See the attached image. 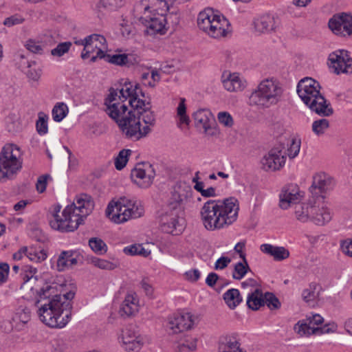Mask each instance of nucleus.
<instances>
[{
    "label": "nucleus",
    "instance_id": "obj_48",
    "mask_svg": "<svg viewBox=\"0 0 352 352\" xmlns=\"http://www.w3.org/2000/svg\"><path fill=\"white\" fill-rule=\"evenodd\" d=\"M197 349V339L188 338L184 342L178 345L177 351L178 352L192 351Z\"/></svg>",
    "mask_w": 352,
    "mask_h": 352
},
{
    "label": "nucleus",
    "instance_id": "obj_6",
    "mask_svg": "<svg viewBox=\"0 0 352 352\" xmlns=\"http://www.w3.org/2000/svg\"><path fill=\"white\" fill-rule=\"evenodd\" d=\"M94 201L92 197L87 193H80L75 197L74 202L68 205L65 208L66 215L72 217L69 220L72 221L70 225L61 227L65 230H76L80 225L84 223L86 217L90 214L94 208Z\"/></svg>",
    "mask_w": 352,
    "mask_h": 352
},
{
    "label": "nucleus",
    "instance_id": "obj_38",
    "mask_svg": "<svg viewBox=\"0 0 352 352\" xmlns=\"http://www.w3.org/2000/svg\"><path fill=\"white\" fill-rule=\"evenodd\" d=\"M68 113V107L63 102L57 103L52 109V118L56 122L62 121Z\"/></svg>",
    "mask_w": 352,
    "mask_h": 352
},
{
    "label": "nucleus",
    "instance_id": "obj_20",
    "mask_svg": "<svg viewBox=\"0 0 352 352\" xmlns=\"http://www.w3.org/2000/svg\"><path fill=\"white\" fill-rule=\"evenodd\" d=\"M334 185V180L331 176L321 173L314 177L313 184L309 189L312 194L324 199V196L322 194L333 190Z\"/></svg>",
    "mask_w": 352,
    "mask_h": 352
},
{
    "label": "nucleus",
    "instance_id": "obj_40",
    "mask_svg": "<svg viewBox=\"0 0 352 352\" xmlns=\"http://www.w3.org/2000/svg\"><path fill=\"white\" fill-rule=\"evenodd\" d=\"M329 127V121L322 118L315 120L312 124V131L318 136L323 135Z\"/></svg>",
    "mask_w": 352,
    "mask_h": 352
},
{
    "label": "nucleus",
    "instance_id": "obj_53",
    "mask_svg": "<svg viewBox=\"0 0 352 352\" xmlns=\"http://www.w3.org/2000/svg\"><path fill=\"white\" fill-rule=\"evenodd\" d=\"M26 49L34 54H42L43 53V47L39 42L32 39H29L25 45Z\"/></svg>",
    "mask_w": 352,
    "mask_h": 352
},
{
    "label": "nucleus",
    "instance_id": "obj_15",
    "mask_svg": "<svg viewBox=\"0 0 352 352\" xmlns=\"http://www.w3.org/2000/svg\"><path fill=\"white\" fill-rule=\"evenodd\" d=\"M329 60L336 74H352V58L349 56L347 50H338L331 53Z\"/></svg>",
    "mask_w": 352,
    "mask_h": 352
},
{
    "label": "nucleus",
    "instance_id": "obj_4",
    "mask_svg": "<svg viewBox=\"0 0 352 352\" xmlns=\"http://www.w3.org/2000/svg\"><path fill=\"white\" fill-rule=\"evenodd\" d=\"M237 200L230 197L224 200H209L201 209V218L204 227L214 230L228 226L236 220L239 206Z\"/></svg>",
    "mask_w": 352,
    "mask_h": 352
},
{
    "label": "nucleus",
    "instance_id": "obj_59",
    "mask_svg": "<svg viewBox=\"0 0 352 352\" xmlns=\"http://www.w3.org/2000/svg\"><path fill=\"white\" fill-rule=\"evenodd\" d=\"M24 21V19L19 15H12L4 20L3 24L8 27L21 24Z\"/></svg>",
    "mask_w": 352,
    "mask_h": 352
},
{
    "label": "nucleus",
    "instance_id": "obj_11",
    "mask_svg": "<svg viewBox=\"0 0 352 352\" xmlns=\"http://www.w3.org/2000/svg\"><path fill=\"white\" fill-rule=\"evenodd\" d=\"M324 321L323 318L319 314H314L311 316L307 317L305 320L299 321L294 326L295 331L300 336H310L311 334H323L334 332L336 329V325L327 324L321 327H315V325L321 324Z\"/></svg>",
    "mask_w": 352,
    "mask_h": 352
},
{
    "label": "nucleus",
    "instance_id": "obj_22",
    "mask_svg": "<svg viewBox=\"0 0 352 352\" xmlns=\"http://www.w3.org/2000/svg\"><path fill=\"white\" fill-rule=\"evenodd\" d=\"M192 117L197 128H202L206 133L210 134V130L212 129L215 120L210 111L204 109H199L193 113Z\"/></svg>",
    "mask_w": 352,
    "mask_h": 352
},
{
    "label": "nucleus",
    "instance_id": "obj_50",
    "mask_svg": "<svg viewBox=\"0 0 352 352\" xmlns=\"http://www.w3.org/2000/svg\"><path fill=\"white\" fill-rule=\"evenodd\" d=\"M317 284L315 283H311L309 284V287L305 289L302 293V297L303 300L308 302L310 301L314 300L316 297V289Z\"/></svg>",
    "mask_w": 352,
    "mask_h": 352
},
{
    "label": "nucleus",
    "instance_id": "obj_57",
    "mask_svg": "<svg viewBox=\"0 0 352 352\" xmlns=\"http://www.w3.org/2000/svg\"><path fill=\"white\" fill-rule=\"evenodd\" d=\"M218 120L221 124L227 127H231L234 124L231 115L226 111H221L218 113Z\"/></svg>",
    "mask_w": 352,
    "mask_h": 352
},
{
    "label": "nucleus",
    "instance_id": "obj_5",
    "mask_svg": "<svg viewBox=\"0 0 352 352\" xmlns=\"http://www.w3.org/2000/svg\"><path fill=\"white\" fill-rule=\"evenodd\" d=\"M319 82L311 78H305L297 85V93L309 109L321 116H329L333 110L320 94Z\"/></svg>",
    "mask_w": 352,
    "mask_h": 352
},
{
    "label": "nucleus",
    "instance_id": "obj_42",
    "mask_svg": "<svg viewBox=\"0 0 352 352\" xmlns=\"http://www.w3.org/2000/svg\"><path fill=\"white\" fill-rule=\"evenodd\" d=\"M48 116L43 112L38 113V119L36 123L37 132L39 135H45L48 131L47 126Z\"/></svg>",
    "mask_w": 352,
    "mask_h": 352
},
{
    "label": "nucleus",
    "instance_id": "obj_10",
    "mask_svg": "<svg viewBox=\"0 0 352 352\" xmlns=\"http://www.w3.org/2000/svg\"><path fill=\"white\" fill-rule=\"evenodd\" d=\"M197 25L200 30L212 38H220L226 34L225 26L228 25L227 19L212 8H207L200 12L197 17Z\"/></svg>",
    "mask_w": 352,
    "mask_h": 352
},
{
    "label": "nucleus",
    "instance_id": "obj_30",
    "mask_svg": "<svg viewBox=\"0 0 352 352\" xmlns=\"http://www.w3.org/2000/svg\"><path fill=\"white\" fill-rule=\"evenodd\" d=\"M16 60L19 59L21 60V63L23 64L24 65H27L28 67V70L26 72V75L28 78L30 79L38 81L41 76V69L39 68H32V65H36V63L33 61L32 63H29L28 60L26 59L25 56L22 53H17L15 56Z\"/></svg>",
    "mask_w": 352,
    "mask_h": 352
},
{
    "label": "nucleus",
    "instance_id": "obj_16",
    "mask_svg": "<svg viewBox=\"0 0 352 352\" xmlns=\"http://www.w3.org/2000/svg\"><path fill=\"white\" fill-rule=\"evenodd\" d=\"M286 161L285 153L283 148L277 146L272 148L261 160V167L266 171H275L282 168Z\"/></svg>",
    "mask_w": 352,
    "mask_h": 352
},
{
    "label": "nucleus",
    "instance_id": "obj_54",
    "mask_svg": "<svg viewBox=\"0 0 352 352\" xmlns=\"http://www.w3.org/2000/svg\"><path fill=\"white\" fill-rule=\"evenodd\" d=\"M92 263L94 265L100 269L102 270H111L116 268V265L114 263L109 262L107 260L98 258H94L92 259Z\"/></svg>",
    "mask_w": 352,
    "mask_h": 352
},
{
    "label": "nucleus",
    "instance_id": "obj_46",
    "mask_svg": "<svg viewBox=\"0 0 352 352\" xmlns=\"http://www.w3.org/2000/svg\"><path fill=\"white\" fill-rule=\"evenodd\" d=\"M265 305L271 310L278 309L280 307V302L278 298L271 292H266L264 296Z\"/></svg>",
    "mask_w": 352,
    "mask_h": 352
},
{
    "label": "nucleus",
    "instance_id": "obj_36",
    "mask_svg": "<svg viewBox=\"0 0 352 352\" xmlns=\"http://www.w3.org/2000/svg\"><path fill=\"white\" fill-rule=\"evenodd\" d=\"M240 346L241 344L237 340L230 338L226 343L219 345V352H245Z\"/></svg>",
    "mask_w": 352,
    "mask_h": 352
},
{
    "label": "nucleus",
    "instance_id": "obj_8",
    "mask_svg": "<svg viewBox=\"0 0 352 352\" xmlns=\"http://www.w3.org/2000/svg\"><path fill=\"white\" fill-rule=\"evenodd\" d=\"M107 215L116 223H124L131 219H137L144 214V207L140 201L122 199L115 204H109Z\"/></svg>",
    "mask_w": 352,
    "mask_h": 352
},
{
    "label": "nucleus",
    "instance_id": "obj_23",
    "mask_svg": "<svg viewBox=\"0 0 352 352\" xmlns=\"http://www.w3.org/2000/svg\"><path fill=\"white\" fill-rule=\"evenodd\" d=\"M61 206L56 205L54 207L52 212V219L50 220V225L51 228L55 230H58L61 232H70L74 230H65L61 227H65L72 223V221L69 220V217H72V214L69 216L66 215L65 213V209L62 212V216L59 215Z\"/></svg>",
    "mask_w": 352,
    "mask_h": 352
},
{
    "label": "nucleus",
    "instance_id": "obj_27",
    "mask_svg": "<svg viewBox=\"0 0 352 352\" xmlns=\"http://www.w3.org/2000/svg\"><path fill=\"white\" fill-rule=\"evenodd\" d=\"M138 311V301L135 294H127L121 305L119 313L122 316L129 317Z\"/></svg>",
    "mask_w": 352,
    "mask_h": 352
},
{
    "label": "nucleus",
    "instance_id": "obj_24",
    "mask_svg": "<svg viewBox=\"0 0 352 352\" xmlns=\"http://www.w3.org/2000/svg\"><path fill=\"white\" fill-rule=\"evenodd\" d=\"M311 221L318 226H323L332 218L330 210L324 206L312 205L311 207Z\"/></svg>",
    "mask_w": 352,
    "mask_h": 352
},
{
    "label": "nucleus",
    "instance_id": "obj_25",
    "mask_svg": "<svg viewBox=\"0 0 352 352\" xmlns=\"http://www.w3.org/2000/svg\"><path fill=\"white\" fill-rule=\"evenodd\" d=\"M255 30L261 33L273 31L276 28L275 18L270 14H263L254 21Z\"/></svg>",
    "mask_w": 352,
    "mask_h": 352
},
{
    "label": "nucleus",
    "instance_id": "obj_9",
    "mask_svg": "<svg viewBox=\"0 0 352 352\" xmlns=\"http://www.w3.org/2000/svg\"><path fill=\"white\" fill-rule=\"evenodd\" d=\"M19 148L13 144H7L0 152V182L13 178L22 168Z\"/></svg>",
    "mask_w": 352,
    "mask_h": 352
},
{
    "label": "nucleus",
    "instance_id": "obj_13",
    "mask_svg": "<svg viewBox=\"0 0 352 352\" xmlns=\"http://www.w3.org/2000/svg\"><path fill=\"white\" fill-rule=\"evenodd\" d=\"M155 175L153 165L144 162L138 163L131 170V178L138 186L148 188L152 184Z\"/></svg>",
    "mask_w": 352,
    "mask_h": 352
},
{
    "label": "nucleus",
    "instance_id": "obj_12",
    "mask_svg": "<svg viewBox=\"0 0 352 352\" xmlns=\"http://www.w3.org/2000/svg\"><path fill=\"white\" fill-rule=\"evenodd\" d=\"M140 21L146 28L145 32L147 34L155 35L160 34L161 35L166 33V16L165 14L157 13L138 14Z\"/></svg>",
    "mask_w": 352,
    "mask_h": 352
},
{
    "label": "nucleus",
    "instance_id": "obj_33",
    "mask_svg": "<svg viewBox=\"0 0 352 352\" xmlns=\"http://www.w3.org/2000/svg\"><path fill=\"white\" fill-rule=\"evenodd\" d=\"M133 87L131 85V82H125L122 88L119 90L120 95L117 94L116 96V100L114 101V102H119L125 104L124 102L129 99V100L133 97ZM116 91V94H118L117 90L111 88L110 89V92L111 91ZM111 93H109V95H110ZM109 96H108L109 97Z\"/></svg>",
    "mask_w": 352,
    "mask_h": 352
},
{
    "label": "nucleus",
    "instance_id": "obj_28",
    "mask_svg": "<svg viewBox=\"0 0 352 352\" xmlns=\"http://www.w3.org/2000/svg\"><path fill=\"white\" fill-rule=\"evenodd\" d=\"M74 252L69 251H63L57 260V269L59 272H62L72 267V266L77 264L78 261L76 258H74Z\"/></svg>",
    "mask_w": 352,
    "mask_h": 352
},
{
    "label": "nucleus",
    "instance_id": "obj_61",
    "mask_svg": "<svg viewBox=\"0 0 352 352\" xmlns=\"http://www.w3.org/2000/svg\"><path fill=\"white\" fill-rule=\"evenodd\" d=\"M96 50V48L94 47V45L87 42V43L85 45L80 56L82 59H86L89 58L90 55L93 54Z\"/></svg>",
    "mask_w": 352,
    "mask_h": 352
},
{
    "label": "nucleus",
    "instance_id": "obj_60",
    "mask_svg": "<svg viewBox=\"0 0 352 352\" xmlns=\"http://www.w3.org/2000/svg\"><path fill=\"white\" fill-rule=\"evenodd\" d=\"M10 266L7 263L0 264V285L7 281Z\"/></svg>",
    "mask_w": 352,
    "mask_h": 352
},
{
    "label": "nucleus",
    "instance_id": "obj_44",
    "mask_svg": "<svg viewBox=\"0 0 352 352\" xmlns=\"http://www.w3.org/2000/svg\"><path fill=\"white\" fill-rule=\"evenodd\" d=\"M133 97L131 98L128 101V104L131 107V108L136 107L135 104H138V106H142L140 103H138V101H144L143 99L140 98V97L144 98L145 94L144 92L141 89L139 84H135L133 88Z\"/></svg>",
    "mask_w": 352,
    "mask_h": 352
},
{
    "label": "nucleus",
    "instance_id": "obj_64",
    "mask_svg": "<svg viewBox=\"0 0 352 352\" xmlns=\"http://www.w3.org/2000/svg\"><path fill=\"white\" fill-rule=\"evenodd\" d=\"M49 175H41L38 178L36 182V189L39 192H43L47 186V178L49 177Z\"/></svg>",
    "mask_w": 352,
    "mask_h": 352
},
{
    "label": "nucleus",
    "instance_id": "obj_52",
    "mask_svg": "<svg viewBox=\"0 0 352 352\" xmlns=\"http://www.w3.org/2000/svg\"><path fill=\"white\" fill-rule=\"evenodd\" d=\"M300 140L292 138L287 148V155L289 158L293 159L296 157L300 151Z\"/></svg>",
    "mask_w": 352,
    "mask_h": 352
},
{
    "label": "nucleus",
    "instance_id": "obj_32",
    "mask_svg": "<svg viewBox=\"0 0 352 352\" xmlns=\"http://www.w3.org/2000/svg\"><path fill=\"white\" fill-rule=\"evenodd\" d=\"M223 298L231 309H234L243 300L239 290L234 288L230 289L224 293Z\"/></svg>",
    "mask_w": 352,
    "mask_h": 352
},
{
    "label": "nucleus",
    "instance_id": "obj_62",
    "mask_svg": "<svg viewBox=\"0 0 352 352\" xmlns=\"http://www.w3.org/2000/svg\"><path fill=\"white\" fill-rule=\"evenodd\" d=\"M231 262V258L228 256H221L216 261L214 264V269L216 270H223L225 269L228 264Z\"/></svg>",
    "mask_w": 352,
    "mask_h": 352
},
{
    "label": "nucleus",
    "instance_id": "obj_43",
    "mask_svg": "<svg viewBox=\"0 0 352 352\" xmlns=\"http://www.w3.org/2000/svg\"><path fill=\"white\" fill-rule=\"evenodd\" d=\"M131 153L130 149H122L119 152L115 160V166L117 170H122L128 162V157Z\"/></svg>",
    "mask_w": 352,
    "mask_h": 352
},
{
    "label": "nucleus",
    "instance_id": "obj_18",
    "mask_svg": "<svg viewBox=\"0 0 352 352\" xmlns=\"http://www.w3.org/2000/svg\"><path fill=\"white\" fill-rule=\"evenodd\" d=\"M303 192H301L296 184H289L284 186L280 194L279 206L282 209L286 210L292 204L299 203L303 197Z\"/></svg>",
    "mask_w": 352,
    "mask_h": 352
},
{
    "label": "nucleus",
    "instance_id": "obj_55",
    "mask_svg": "<svg viewBox=\"0 0 352 352\" xmlns=\"http://www.w3.org/2000/svg\"><path fill=\"white\" fill-rule=\"evenodd\" d=\"M87 41L94 45V47L106 45V38L100 34H91L87 36Z\"/></svg>",
    "mask_w": 352,
    "mask_h": 352
},
{
    "label": "nucleus",
    "instance_id": "obj_45",
    "mask_svg": "<svg viewBox=\"0 0 352 352\" xmlns=\"http://www.w3.org/2000/svg\"><path fill=\"white\" fill-rule=\"evenodd\" d=\"M27 256L30 260L38 263L47 258V254L44 250H36L34 248L28 249Z\"/></svg>",
    "mask_w": 352,
    "mask_h": 352
},
{
    "label": "nucleus",
    "instance_id": "obj_29",
    "mask_svg": "<svg viewBox=\"0 0 352 352\" xmlns=\"http://www.w3.org/2000/svg\"><path fill=\"white\" fill-rule=\"evenodd\" d=\"M222 82L224 88L229 91H242L245 88V83L236 74H230L222 80Z\"/></svg>",
    "mask_w": 352,
    "mask_h": 352
},
{
    "label": "nucleus",
    "instance_id": "obj_49",
    "mask_svg": "<svg viewBox=\"0 0 352 352\" xmlns=\"http://www.w3.org/2000/svg\"><path fill=\"white\" fill-rule=\"evenodd\" d=\"M72 46L71 42L60 43L57 46L51 50V54L54 56L60 57L68 52Z\"/></svg>",
    "mask_w": 352,
    "mask_h": 352
},
{
    "label": "nucleus",
    "instance_id": "obj_58",
    "mask_svg": "<svg viewBox=\"0 0 352 352\" xmlns=\"http://www.w3.org/2000/svg\"><path fill=\"white\" fill-rule=\"evenodd\" d=\"M126 56V65L125 67H131L138 65L141 61V58L134 53L125 54Z\"/></svg>",
    "mask_w": 352,
    "mask_h": 352
},
{
    "label": "nucleus",
    "instance_id": "obj_47",
    "mask_svg": "<svg viewBox=\"0 0 352 352\" xmlns=\"http://www.w3.org/2000/svg\"><path fill=\"white\" fill-rule=\"evenodd\" d=\"M165 16L166 31L170 28L174 30L179 25L180 16L177 12H171L168 14H165Z\"/></svg>",
    "mask_w": 352,
    "mask_h": 352
},
{
    "label": "nucleus",
    "instance_id": "obj_7",
    "mask_svg": "<svg viewBox=\"0 0 352 352\" xmlns=\"http://www.w3.org/2000/svg\"><path fill=\"white\" fill-rule=\"evenodd\" d=\"M283 89L276 80H262L250 96V103L268 108L278 103L281 98Z\"/></svg>",
    "mask_w": 352,
    "mask_h": 352
},
{
    "label": "nucleus",
    "instance_id": "obj_56",
    "mask_svg": "<svg viewBox=\"0 0 352 352\" xmlns=\"http://www.w3.org/2000/svg\"><path fill=\"white\" fill-rule=\"evenodd\" d=\"M126 58L125 54H116L112 55L111 54L109 59H108V63L117 66L125 67Z\"/></svg>",
    "mask_w": 352,
    "mask_h": 352
},
{
    "label": "nucleus",
    "instance_id": "obj_21",
    "mask_svg": "<svg viewBox=\"0 0 352 352\" xmlns=\"http://www.w3.org/2000/svg\"><path fill=\"white\" fill-rule=\"evenodd\" d=\"M192 316L190 313L177 314L168 320V327L173 333H178L188 330L193 325Z\"/></svg>",
    "mask_w": 352,
    "mask_h": 352
},
{
    "label": "nucleus",
    "instance_id": "obj_26",
    "mask_svg": "<svg viewBox=\"0 0 352 352\" xmlns=\"http://www.w3.org/2000/svg\"><path fill=\"white\" fill-rule=\"evenodd\" d=\"M261 250L272 256L276 261H282L289 256V252L284 247L274 246L271 244H263L261 246Z\"/></svg>",
    "mask_w": 352,
    "mask_h": 352
},
{
    "label": "nucleus",
    "instance_id": "obj_3",
    "mask_svg": "<svg viewBox=\"0 0 352 352\" xmlns=\"http://www.w3.org/2000/svg\"><path fill=\"white\" fill-rule=\"evenodd\" d=\"M192 192L190 187L185 184L174 187L166 210L160 216V228L162 232L175 235L182 232L185 205Z\"/></svg>",
    "mask_w": 352,
    "mask_h": 352
},
{
    "label": "nucleus",
    "instance_id": "obj_51",
    "mask_svg": "<svg viewBox=\"0 0 352 352\" xmlns=\"http://www.w3.org/2000/svg\"><path fill=\"white\" fill-rule=\"evenodd\" d=\"M30 310L28 308H25L16 314L12 320L13 322H21V325L25 326L30 320Z\"/></svg>",
    "mask_w": 352,
    "mask_h": 352
},
{
    "label": "nucleus",
    "instance_id": "obj_2",
    "mask_svg": "<svg viewBox=\"0 0 352 352\" xmlns=\"http://www.w3.org/2000/svg\"><path fill=\"white\" fill-rule=\"evenodd\" d=\"M63 285L52 283L43 287L38 292L40 304L38 314L40 320L52 328H63L72 317V303L75 291L63 293Z\"/></svg>",
    "mask_w": 352,
    "mask_h": 352
},
{
    "label": "nucleus",
    "instance_id": "obj_19",
    "mask_svg": "<svg viewBox=\"0 0 352 352\" xmlns=\"http://www.w3.org/2000/svg\"><path fill=\"white\" fill-rule=\"evenodd\" d=\"M121 336L123 345L126 351L135 352L141 349L143 344L142 339L135 326H127L122 330Z\"/></svg>",
    "mask_w": 352,
    "mask_h": 352
},
{
    "label": "nucleus",
    "instance_id": "obj_17",
    "mask_svg": "<svg viewBox=\"0 0 352 352\" xmlns=\"http://www.w3.org/2000/svg\"><path fill=\"white\" fill-rule=\"evenodd\" d=\"M169 0H141L135 5L138 14L157 13L165 14L169 10Z\"/></svg>",
    "mask_w": 352,
    "mask_h": 352
},
{
    "label": "nucleus",
    "instance_id": "obj_34",
    "mask_svg": "<svg viewBox=\"0 0 352 352\" xmlns=\"http://www.w3.org/2000/svg\"><path fill=\"white\" fill-rule=\"evenodd\" d=\"M185 102V98H180L179 105L177 108V116L179 118V121L177 123V126L180 129H182V124L188 126L190 122V118L186 114V105Z\"/></svg>",
    "mask_w": 352,
    "mask_h": 352
},
{
    "label": "nucleus",
    "instance_id": "obj_14",
    "mask_svg": "<svg viewBox=\"0 0 352 352\" xmlns=\"http://www.w3.org/2000/svg\"><path fill=\"white\" fill-rule=\"evenodd\" d=\"M332 32L342 36H352V13L341 12L336 14L328 23Z\"/></svg>",
    "mask_w": 352,
    "mask_h": 352
},
{
    "label": "nucleus",
    "instance_id": "obj_1",
    "mask_svg": "<svg viewBox=\"0 0 352 352\" xmlns=\"http://www.w3.org/2000/svg\"><path fill=\"white\" fill-rule=\"evenodd\" d=\"M117 94L111 91L104 104L106 113L116 121L125 136L133 140L146 138L152 131L151 127L155 124V115L151 110L149 102L138 101L142 104L128 109V104L114 102Z\"/></svg>",
    "mask_w": 352,
    "mask_h": 352
},
{
    "label": "nucleus",
    "instance_id": "obj_37",
    "mask_svg": "<svg viewBox=\"0 0 352 352\" xmlns=\"http://www.w3.org/2000/svg\"><path fill=\"white\" fill-rule=\"evenodd\" d=\"M89 245L97 254L102 255L107 251V244L100 238L93 237L89 240Z\"/></svg>",
    "mask_w": 352,
    "mask_h": 352
},
{
    "label": "nucleus",
    "instance_id": "obj_31",
    "mask_svg": "<svg viewBox=\"0 0 352 352\" xmlns=\"http://www.w3.org/2000/svg\"><path fill=\"white\" fill-rule=\"evenodd\" d=\"M247 305L249 309L256 311L265 305V300L261 289H256L248 296Z\"/></svg>",
    "mask_w": 352,
    "mask_h": 352
},
{
    "label": "nucleus",
    "instance_id": "obj_63",
    "mask_svg": "<svg viewBox=\"0 0 352 352\" xmlns=\"http://www.w3.org/2000/svg\"><path fill=\"white\" fill-rule=\"evenodd\" d=\"M221 280H223V278H220L217 274L214 272H211L208 275L206 279V283L209 287H213L217 283V281Z\"/></svg>",
    "mask_w": 352,
    "mask_h": 352
},
{
    "label": "nucleus",
    "instance_id": "obj_41",
    "mask_svg": "<svg viewBox=\"0 0 352 352\" xmlns=\"http://www.w3.org/2000/svg\"><path fill=\"white\" fill-rule=\"evenodd\" d=\"M123 252L128 255H141L144 257L147 256L149 254L144 248L140 244H133L127 247H125Z\"/></svg>",
    "mask_w": 352,
    "mask_h": 352
},
{
    "label": "nucleus",
    "instance_id": "obj_39",
    "mask_svg": "<svg viewBox=\"0 0 352 352\" xmlns=\"http://www.w3.org/2000/svg\"><path fill=\"white\" fill-rule=\"evenodd\" d=\"M249 270H250V268L246 259L245 261L239 262L234 265L232 278L236 280H241Z\"/></svg>",
    "mask_w": 352,
    "mask_h": 352
},
{
    "label": "nucleus",
    "instance_id": "obj_35",
    "mask_svg": "<svg viewBox=\"0 0 352 352\" xmlns=\"http://www.w3.org/2000/svg\"><path fill=\"white\" fill-rule=\"evenodd\" d=\"M311 207L312 205L306 204L296 206L295 208L296 218L302 223L311 221Z\"/></svg>",
    "mask_w": 352,
    "mask_h": 352
}]
</instances>
